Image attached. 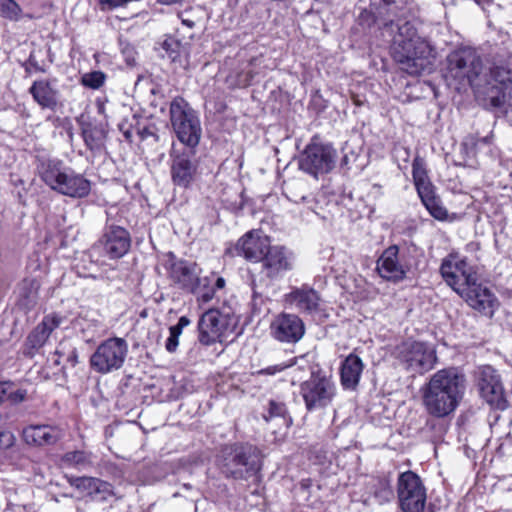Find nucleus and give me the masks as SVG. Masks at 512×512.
Segmentation results:
<instances>
[{
  "label": "nucleus",
  "mask_w": 512,
  "mask_h": 512,
  "mask_svg": "<svg viewBox=\"0 0 512 512\" xmlns=\"http://www.w3.org/2000/svg\"><path fill=\"white\" fill-rule=\"evenodd\" d=\"M403 15L395 0H379L371 3L370 10H363L358 21L367 28L376 24L383 35L392 38L393 57L402 70L413 76L430 73L437 57L436 49Z\"/></svg>",
  "instance_id": "obj_1"
},
{
  "label": "nucleus",
  "mask_w": 512,
  "mask_h": 512,
  "mask_svg": "<svg viewBox=\"0 0 512 512\" xmlns=\"http://www.w3.org/2000/svg\"><path fill=\"white\" fill-rule=\"evenodd\" d=\"M465 390L466 377L462 372L455 367L441 369L422 388L423 405L430 415L446 417L457 409Z\"/></svg>",
  "instance_id": "obj_2"
},
{
  "label": "nucleus",
  "mask_w": 512,
  "mask_h": 512,
  "mask_svg": "<svg viewBox=\"0 0 512 512\" xmlns=\"http://www.w3.org/2000/svg\"><path fill=\"white\" fill-rule=\"evenodd\" d=\"M262 459V453L256 446L235 443L221 449L217 465L227 478L257 483L261 479Z\"/></svg>",
  "instance_id": "obj_3"
},
{
  "label": "nucleus",
  "mask_w": 512,
  "mask_h": 512,
  "mask_svg": "<svg viewBox=\"0 0 512 512\" xmlns=\"http://www.w3.org/2000/svg\"><path fill=\"white\" fill-rule=\"evenodd\" d=\"M171 123L176 136L185 150L176 155L172 164L173 182L182 187H188L192 181V166L190 153L192 151V115L188 110V103L183 99H175L170 106Z\"/></svg>",
  "instance_id": "obj_4"
},
{
  "label": "nucleus",
  "mask_w": 512,
  "mask_h": 512,
  "mask_svg": "<svg viewBox=\"0 0 512 512\" xmlns=\"http://www.w3.org/2000/svg\"><path fill=\"white\" fill-rule=\"evenodd\" d=\"M38 173L50 189L64 196L81 199L91 192L90 180L66 166L61 160L41 161L38 165Z\"/></svg>",
  "instance_id": "obj_5"
},
{
  "label": "nucleus",
  "mask_w": 512,
  "mask_h": 512,
  "mask_svg": "<svg viewBox=\"0 0 512 512\" xmlns=\"http://www.w3.org/2000/svg\"><path fill=\"white\" fill-rule=\"evenodd\" d=\"M445 79L457 89L473 86L482 72V61L477 52L470 47L452 51L446 58Z\"/></svg>",
  "instance_id": "obj_6"
},
{
  "label": "nucleus",
  "mask_w": 512,
  "mask_h": 512,
  "mask_svg": "<svg viewBox=\"0 0 512 512\" xmlns=\"http://www.w3.org/2000/svg\"><path fill=\"white\" fill-rule=\"evenodd\" d=\"M129 351L128 343L120 337H111L101 342L90 357L91 368L100 374H109L121 369Z\"/></svg>",
  "instance_id": "obj_7"
},
{
  "label": "nucleus",
  "mask_w": 512,
  "mask_h": 512,
  "mask_svg": "<svg viewBox=\"0 0 512 512\" xmlns=\"http://www.w3.org/2000/svg\"><path fill=\"white\" fill-rule=\"evenodd\" d=\"M300 394L308 411L325 408L336 395V386L332 378L324 373L312 372L310 379L300 385Z\"/></svg>",
  "instance_id": "obj_8"
},
{
  "label": "nucleus",
  "mask_w": 512,
  "mask_h": 512,
  "mask_svg": "<svg viewBox=\"0 0 512 512\" xmlns=\"http://www.w3.org/2000/svg\"><path fill=\"white\" fill-rule=\"evenodd\" d=\"M336 150L331 144L313 138L299 157V168L314 176L329 173L335 166Z\"/></svg>",
  "instance_id": "obj_9"
},
{
  "label": "nucleus",
  "mask_w": 512,
  "mask_h": 512,
  "mask_svg": "<svg viewBox=\"0 0 512 512\" xmlns=\"http://www.w3.org/2000/svg\"><path fill=\"white\" fill-rule=\"evenodd\" d=\"M397 497L402 512H423L426 505V488L421 478L413 471L399 474Z\"/></svg>",
  "instance_id": "obj_10"
},
{
  "label": "nucleus",
  "mask_w": 512,
  "mask_h": 512,
  "mask_svg": "<svg viewBox=\"0 0 512 512\" xmlns=\"http://www.w3.org/2000/svg\"><path fill=\"white\" fill-rule=\"evenodd\" d=\"M395 355L406 370L419 374L431 370L437 360L432 348L417 341H405L399 344L395 349Z\"/></svg>",
  "instance_id": "obj_11"
},
{
  "label": "nucleus",
  "mask_w": 512,
  "mask_h": 512,
  "mask_svg": "<svg viewBox=\"0 0 512 512\" xmlns=\"http://www.w3.org/2000/svg\"><path fill=\"white\" fill-rule=\"evenodd\" d=\"M440 273L457 294L460 293L461 288L467 290L478 281L477 273L467 260L452 254L443 260Z\"/></svg>",
  "instance_id": "obj_12"
},
{
  "label": "nucleus",
  "mask_w": 512,
  "mask_h": 512,
  "mask_svg": "<svg viewBox=\"0 0 512 512\" xmlns=\"http://www.w3.org/2000/svg\"><path fill=\"white\" fill-rule=\"evenodd\" d=\"M490 85L487 98L494 108H512V67L495 64L490 69Z\"/></svg>",
  "instance_id": "obj_13"
},
{
  "label": "nucleus",
  "mask_w": 512,
  "mask_h": 512,
  "mask_svg": "<svg viewBox=\"0 0 512 512\" xmlns=\"http://www.w3.org/2000/svg\"><path fill=\"white\" fill-rule=\"evenodd\" d=\"M304 334V322L295 314L280 313L270 324L271 337L280 343L295 344L302 339Z\"/></svg>",
  "instance_id": "obj_14"
},
{
  "label": "nucleus",
  "mask_w": 512,
  "mask_h": 512,
  "mask_svg": "<svg viewBox=\"0 0 512 512\" xmlns=\"http://www.w3.org/2000/svg\"><path fill=\"white\" fill-rule=\"evenodd\" d=\"M376 269L382 278L398 282L406 277L410 264L404 254H399L398 246L391 245L379 257Z\"/></svg>",
  "instance_id": "obj_15"
},
{
  "label": "nucleus",
  "mask_w": 512,
  "mask_h": 512,
  "mask_svg": "<svg viewBox=\"0 0 512 512\" xmlns=\"http://www.w3.org/2000/svg\"><path fill=\"white\" fill-rule=\"evenodd\" d=\"M98 246L108 258L119 259L129 251L131 237L125 228L107 223Z\"/></svg>",
  "instance_id": "obj_16"
},
{
  "label": "nucleus",
  "mask_w": 512,
  "mask_h": 512,
  "mask_svg": "<svg viewBox=\"0 0 512 512\" xmlns=\"http://www.w3.org/2000/svg\"><path fill=\"white\" fill-rule=\"evenodd\" d=\"M65 321V317L58 313H50L29 333L25 342L24 354L33 357L42 348L54 330Z\"/></svg>",
  "instance_id": "obj_17"
},
{
  "label": "nucleus",
  "mask_w": 512,
  "mask_h": 512,
  "mask_svg": "<svg viewBox=\"0 0 512 512\" xmlns=\"http://www.w3.org/2000/svg\"><path fill=\"white\" fill-rule=\"evenodd\" d=\"M459 295L471 308L487 317H492L499 306V301L494 293L478 281L467 290L461 288Z\"/></svg>",
  "instance_id": "obj_18"
},
{
  "label": "nucleus",
  "mask_w": 512,
  "mask_h": 512,
  "mask_svg": "<svg viewBox=\"0 0 512 512\" xmlns=\"http://www.w3.org/2000/svg\"><path fill=\"white\" fill-rule=\"evenodd\" d=\"M261 261L263 273L272 280L293 268V255L283 246H270Z\"/></svg>",
  "instance_id": "obj_19"
},
{
  "label": "nucleus",
  "mask_w": 512,
  "mask_h": 512,
  "mask_svg": "<svg viewBox=\"0 0 512 512\" xmlns=\"http://www.w3.org/2000/svg\"><path fill=\"white\" fill-rule=\"evenodd\" d=\"M227 328V318L217 309H209L199 319L198 338L204 345H211L220 340Z\"/></svg>",
  "instance_id": "obj_20"
},
{
  "label": "nucleus",
  "mask_w": 512,
  "mask_h": 512,
  "mask_svg": "<svg viewBox=\"0 0 512 512\" xmlns=\"http://www.w3.org/2000/svg\"><path fill=\"white\" fill-rule=\"evenodd\" d=\"M268 237L262 236L259 231H249L243 235L235 245V254L252 262H259L270 248Z\"/></svg>",
  "instance_id": "obj_21"
},
{
  "label": "nucleus",
  "mask_w": 512,
  "mask_h": 512,
  "mask_svg": "<svg viewBox=\"0 0 512 512\" xmlns=\"http://www.w3.org/2000/svg\"><path fill=\"white\" fill-rule=\"evenodd\" d=\"M477 384L481 397L490 405L499 404L503 399L504 388L500 375L492 366L479 368Z\"/></svg>",
  "instance_id": "obj_22"
},
{
  "label": "nucleus",
  "mask_w": 512,
  "mask_h": 512,
  "mask_svg": "<svg viewBox=\"0 0 512 512\" xmlns=\"http://www.w3.org/2000/svg\"><path fill=\"white\" fill-rule=\"evenodd\" d=\"M56 80L40 79L29 88L33 100L42 108L55 110L58 105V90L54 87Z\"/></svg>",
  "instance_id": "obj_23"
},
{
  "label": "nucleus",
  "mask_w": 512,
  "mask_h": 512,
  "mask_svg": "<svg viewBox=\"0 0 512 512\" xmlns=\"http://www.w3.org/2000/svg\"><path fill=\"white\" fill-rule=\"evenodd\" d=\"M286 302L303 313H315L319 310L320 297L309 287L295 288L286 295Z\"/></svg>",
  "instance_id": "obj_24"
},
{
  "label": "nucleus",
  "mask_w": 512,
  "mask_h": 512,
  "mask_svg": "<svg viewBox=\"0 0 512 512\" xmlns=\"http://www.w3.org/2000/svg\"><path fill=\"white\" fill-rule=\"evenodd\" d=\"M225 279L215 273L197 277L194 281V295L199 303L210 302L225 287Z\"/></svg>",
  "instance_id": "obj_25"
},
{
  "label": "nucleus",
  "mask_w": 512,
  "mask_h": 512,
  "mask_svg": "<svg viewBox=\"0 0 512 512\" xmlns=\"http://www.w3.org/2000/svg\"><path fill=\"white\" fill-rule=\"evenodd\" d=\"M364 364L355 354L348 355L341 364L340 379L343 388L354 390L360 381Z\"/></svg>",
  "instance_id": "obj_26"
},
{
  "label": "nucleus",
  "mask_w": 512,
  "mask_h": 512,
  "mask_svg": "<svg viewBox=\"0 0 512 512\" xmlns=\"http://www.w3.org/2000/svg\"><path fill=\"white\" fill-rule=\"evenodd\" d=\"M23 438L29 445H50L58 440L59 432L48 425H31L23 430Z\"/></svg>",
  "instance_id": "obj_27"
},
{
  "label": "nucleus",
  "mask_w": 512,
  "mask_h": 512,
  "mask_svg": "<svg viewBox=\"0 0 512 512\" xmlns=\"http://www.w3.org/2000/svg\"><path fill=\"white\" fill-rule=\"evenodd\" d=\"M366 491L378 504H385L394 498V491L388 477H374L366 484Z\"/></svg>",
  "instance_id": "obj_28"
},
{
  "label": "nucleus",
  "mask_w": 512,
  "mask_h": 512,
  "mask_svg": "<svg viewBox=\"0 0 512 512\" xmlns=\"http://www.w3.org/2000/svg\"><path fill=\"white\" fill-rule=\"evenodd\" d=\"M412 176L418 195L435 189L428 177L425 161L419 156H416L413 160Z\"/></svg>",
  "instance_id": "obj_29"
},
{
  "label": "nucleus",
  "mask_w": 512,
  "mask_h": 512,
  "mask_svg": "<svg viewBox=\"0 0 512 512\" xmlns=\"http://www.w3.org/2000/svg\"><path fill=\"white\" fill-rule=\"evenodd\" d=\"M419 197L433 218L438 221H446L448 219V210L443 205L440 197L436 195L435 189L423 193Z\"/></svg>",
  "instance_id": "obj_30"
},
{
  "label": "nucleus",
  "mask_w": 512,
  "mask_h": 512,
  "mask_svg": "<svg viewBox=\"0 0 512 512\" xmlns=\"http://www.w3.org/2000/svg\"><path fill=\"white\" fill-rule=\"evenodd\" d=\"M263 418L267 422L273 419H279L286 427H288L292 422L291 417L288 415L286 404L279 400H270L268 402Z\"/></svg>",
  "instance_id": "obj_31"
},
{
  "label": "nucleus",
  "mask_w": 512,
  "mask_h": 512,
  "mask_svg": "<svg viewBox=\"0 0 512 512\" xmlns=\"http://www.w3.org/2000/svg\"><path fill=\"white\" fill-rule=\"evenodd\" d=\"M171 279L183 287H189L192 282L190 267L185 261H172L169 267Z\"/></svg>",
  "instance_id": "obj_32"
},
{
  "label": "nucleus",
  "mask_w": 512,
  "mask_h": 512,
  "mask_svg": "<svg viewBox=\"0 0 512 512\" xmlns=\"http://www.w3.org/2000/svg\"><path fill=\"white\" fill-rule=\"evenodd\" d=\"M38 298V285L34 281L25 280L19 291V305L24 309H32Z\"/></svg>",
  "instance_id": "obj_33"
},
{
  "label": "nucleus",
  "mask_w": 512,
  "mask_h": 512,
  "mask_svg": "<svg viewBox=\"0 0 512 512\" xmlns=\"http://www.w3.org/2000/svg\"><path fill=\"white\" fill-rule=\"evenodd\" d=\"M189 324L190 319L186 316H182L176 325L170 327V335L165 343V348L168 352H174L176 350L179 344V336L181 335L183 328Z\"/></svg>",
  "instance_id": "obj_34"
},
{
  "label": "nucleus",
  "mask_w": 512,
  "mask_h": 512,
  "mask_svg": "<svg viewBox=\"0 0 512 512\" xmlns=\"http://www.w3.org/2000/svg\"><path fill=\"white\" fill-rule=\"evenodd\" d=\"M83 139L90 150H98L102 146L103 131L96 127H86L82 131Z\"/></svg>",
  "instance_id": "obj_35"
},
{
  "label": "nucleus",
  "mask_w": 512,
  "mask_h": 512,
  "mask_svg": "<svg viewBox=\"0 0 512 512\" xmlns=\"http://www.w3.org/2000/svg\"><path fill=\"white\" fill-rule=\"evenodd\" d=\"M98 478L94 477H71L69 479V483L71 486L75 487L80 492L86 493L91 497L93 491L95 490V486L97 484Z\"/></svg>",
  "instance_id": "obj_36"
},
{
  "label": "nucleus",
  "mask_w": 512,
  "mask_h": 512,
  "mask_svg": "<svg viewBox=\"0 0 512 512\" xmlns=\"http://www.w3.org/2000/svg\"><path fill=\"white\" fill-rule=\"evenodd\" d=\"M22 9L14 0H5L0 2V15L12 21H18L21 18Z\"/></svg>",
  "instance_id": "obj_37"
},
{
  "label": "nucleus",
  "mask_w": 512,
  "mask_h": 512,
  "mask_svg": "<svg viewBox=\"0 0 512 512\" xmlns=\"http://www.w3.org/2000/svg\"><path fill=\"white\" fill-rule=\"evenodd\" d=\"M105 81L106 75L102 71L88 72L81 77L82 85L94 90L101 88Z\"/></svg>",
  "instance_id": "obj_38"
},
{
  "label": "nucleus",
  "mask_w": 512,
  "mask_h": 512,
  "mask_svg": "<svg viewBox=\"0 0 512 512\" xmlns=\"http://www.w3.org/2000/svg\"><path fill=\"white\" fill-rule=\"evenodd\" d=\"M113 494L112 485L98 478L95 490L91 495V499L94 501L104 502L107 501Z\"/></svg>",
  "instance_id": "obj_39"
},
{
  "label": "nucleus",
  "mask_w": 512,
  "mask_h": 512,
  "mask_svg": "<svg viewBox=\"0 0 512 512\" xmlns=\"http://www.w3.org/2000/svg\"><path fill=\"white\" fill-rule=\"evenodd\" d=\"M298 362L297 358H294L292 360H289L288 362H283L275 365H270L266 368H263L259 371H257V374L259 375H268V376H274L278 373H281L282 371L286 370L287 368H291L294 365H296Z\"/></svg>",
  "instance_id": "obj_40"
},
{
  "label": "nucleus",
  "mask_w": 512,
  "mask_h": 512,
  "mask_svg": "<svg viewBox=\"0 0 512 512\" xmlns=\"http://www.w3.org/2000/svg\"><path fill=\"white\" fill-rule=\"evenodd\" d=\"M65 460L76 467H86L90 465L88 456L83 451H74L65 455Z\"/></svg>",
  "instance_id": "obj_41"
},
{
  "label": "nucleus",
  "mask_w": 512,
  "mask_h": 512,
  "mask_svg": "<svg viewBox=\"0 0 512 512\" xmlns=\"http://www.w3.org/2000/svg\"><path fill=\"white\" fill-rule=\"evenodd\" d=\"M179 48L180 43L172 37L165 39L162 43V49L165 51L167 57L172 61H175L179 56Z\"/></svg>",
  "instance_id": "obj_42"
},
{
  "label": "nucleus",
  "mask_w": 512,
  "mask_h": 512,
  "mask_svg": "<svg viewBox=\"0 0 512 512\" xmlns=\"http://www.w3.org/2000/svg\"><path fill=\"white\" fill-rule=\"evenodd\" d=\"M131 0H98L99 9L103 12L126 6Z\"/></svg>",
  "instance_id": "obj_43"
},
{
  "label": "nucleus",
  "mask_w": 512,
  "mask_h": 512,
  "mask_svg": "<svg viewBox=\"0 0 512 512\" xmlns=\"http://www.w3.org/2000/svg\"><path fill=\"white\" fill-rule=\"evenodd\" d=\"M27 391L25 389H16L12 390L10 388L7 393V400H9L12 404H19L26 400Z\"/></svg>",
  "instance_id": "obj_44"
},
{
  "label": "nucleus",
  "mask_w": 512,
  "mask_h": 512,
  "mask_svg": "<svg viewBox=\"0 0 512 512\" xmlns=\"http://www.w3.org/2000/svg\"><path fill=\"white\" fill-rule=\"evenodd\" d=\"M13 434L9 431H0V448H7L12 445Z\"/></svg>",
  "instance_id": "obj_45"
},
{
  "label": "nucleus",
  "mask_w": 512,
  "mask_h": 512,
  "mask_svg": "<svg viewBox=\"0 0 512 512\" xmlns=\"http://www.w3.org/2000/svg\"><path fill=\"white\" fill-rule=\"evenodd\" d=\"M13 387V384L10 382H0V403L6 398L7 393L10 388Z\"/></svg>",
  "instance_id": "obj_46"
},
{
  "label": "nucleus",
  "mask_w": 512,
  "mask_h": 512,
  "mask_svg": "<svg viewBox=\"0 0 512 512\" xmlns=\"http://www.w3.org/2000/svg\"><path fill=\"white\" fill-rule=\"evenodd\" d=\"M67 361L70 363L72 367L76 366L78 363V352L76 348H72L67 356Z\"/></svg>",
  "instance_id": "obj_47"
},
{
  "label": "nucleus",
  "mask_w": 512,
  "mask_h": 512,
  "mask_svg": "<svg viewBox=\"0 0 512 512\" xmlns=\"http://www.w3.org/2000/svg\"><path fill=\"white\" fill-rule=\"evenodd\" d=\"M27 65L34 68L36 71L44 72L45 70L39 66L33 54H30L29 59L27 61Z\"/></svg>",
  "instance_id": "obj_48"
},
{
  "label": "nucleus",
  "mask_w": 512,
  "mask_h": 512,
  "mask_svg": "<svg viewBox=\"0 0 512 512\" xmlns=\"http://www.w3.org/2000/svg\"><path fill=\"white\" fill-rule=\"evenodd\" d=\"M119 129L123 133L126 140L132 141L133 133H132L131 129H129V128L125 129L124 123L119 124Z\"/></svg>",
  "instance_id": "obj_49"
},
{
  "label": "nucleus",
  "mask_w": 512,
  "mask_h": 512,
  "mask_svg": "<svg viewBox=\"0 0 512 512\" xmlns=\"http://www.w3.org/2000/svg\"><path fill=\"white\" fill-rule=\"evenodd\" d=\"M289 198V200L295 202V203H299V202H309V196H306V195H302L300 197H297V195H291V196H287Z\"/></svg>",
  "instance_id": "obj_50"
},
{
  "label": "nucleus",
  "mask_w": 512,
  "mask_h": 512,
  "mask_svg": "<svg viewBox=\"0 0 512 512\" xmlns=\"http://www.w3.org/2000/svg\"><path fill=\"white\" fill-rule=\"evenodd\" d=\"M160 4L163 5H172L174 3L179 2L180 0H157Z\"/></svg>",
  "instance_id": "obj_51"
},
{
  "label": "nucleus",
  "mask_w": 512,
  "mask_h": 512,
  "mask_svg": "<svg viewBox=\"0 0 512 512\" xmlns=\"http://www.w3.org/2000/svg\"><path fill=\"white\" fill-rule=\"evenodd\" d=\"M183 24H185L188 27H192V21L189 19H182Z\"/></svg>",
  "instance_id": "obj_52"
},
{
  "label": "nucleus",
  "mask_w": 512,
  "mask_h": 512,
  "mask_svg": "<svg viewBox=\"0 0 512 512\" xmlns=\"http://www.w3.org/2000/svg\"><path fill=\"white\" fill-rule=\"evenodd\" d=\"M193 135H194V146H195L198 143V139H199V136L197 135L195 128H194Z\"/></svg>",
  "instance_id": "obj_53"
},
{
  "label": "nucleus",
  "mask_w": 512,
  "mask_h": 512,
  "mask_svg": "<svg viewBox=\"0 0 512 512\" xmlns=\"http://www.w3.org/2000/svg\"><path fill=\"white\" fill-rule=\"evenodd\" d=\"M25 70H26L27 73L30 72V68L28 66H25Z\"/></svg>",
  "instance_id": "obj_54"
},
{
  "label": "nucleus",
  "mask_w": 512,
  "mask_h": 512,
  "mask_svg": "<svg viewBox=\"0 0 512 512\" xmlns=\"http://www.w3.org/2000/svg\"><path fill=\"white\" fill-rule=\"evenodd\" d=\"M173 152H174V153H176V152H177V148H176V146H175V145L173 146Z\"/></svg>",
  "instance_id": "obj_55"
}]
</instances>
